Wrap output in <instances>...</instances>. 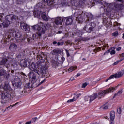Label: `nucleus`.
I'll return each instance as SVG.
<instances>
[{
    "label": "nucleus",
    "mask_w": 124,
    "mask_h": 124,
    "mask_svg": "<svg viewBox=\"0 0 124 124\" xmlns=\"http://www.w3.org/2000/svg\"><path fill=\"white\" fill-rule=\"evenodd\" d=\"M29 69L32 72H30L28 75L29 78H31L32 79V82L30 81L25 85V90H24V93L27 92V90L31 89L32 87V84H34L37 81L36 77L43 78L49 76V72H48V67L47 66L38 67V65L32 63L29 66Z\"/></svg>",
    "instance_id": "1"
},
{
    "label": "nucleus",
    "mask_w": 124,
    "mask_h": 124,
    "mask_svg": "<svg viewBox=\"0 0 124 124\" xmlns=\"http://www.w3.org/2000/svg\"><path fill=\"white\" fill-rule=\"evenodd\" d=\"M96 2H98L99 4H101V7H106V10L107 12H110L112 11V9H113L115 11H121L124 9V2H120V1H117L111 4H108L107 3L101 0H96Z\"/></svg>",
    "instance_id": "2"
},
{
    "label": "nucleus",
    "mask_w": 124,
    "mask_h": 124,
    "mask_svg": "<svg viewBox=\"0 0 124 124\" xmlns=\"http://www.w3.org/2000/svg\"><path fill=\"white\" fill-rule=\"evenodd\" d=\"M32 27L34 31H38V33L33 35V38L34 40L35 39H37V38H39L42 34H44L46 31H47L48 29H50V28H51V24L49 23L45 24L42 22H40L38 24Z\"/></svg>",
    "instance_id": "3"
},
{
    "label": "nucleus",
    "mask_w": 124,
    "mask_h": 124,
    "mask_svg": "<svg viewBox=\"0 0 124 124\" xmlns=\"http://www.w3.org/2000/svg\"><path fill=\"white\" fill-rule=\"evenodd\" d=\"M0 88H2L4 91L1 93V99L3 101H1L2 103H6L7 101H9L8 98V92H11L12 89L9 85L8 81H6L3 85L0 86Z\"/></svg>",
    "instance_id": "4"
},
{
    "label": "nucleus",
    "mask_w": 124,
    "mask_h": 124,
    "mask_svg": "<svg viewBox=\"0 0 124 124\" xmlns=\"http://www.w3.org/2000/svg\"><path fill=\"white\" fill-rule=\"evenodd\" d=\"M17 20V16L15 15L10 14L7 15L6 17V20L0 24V28L4 29V28H7L12 22H15Z\"/></svg>",
    "instance_id": "5"
},
{
    "label": "nucleus",
    "mask_w": 124,
    "mask_h": 124,
    "mask_svg": "<svg viewBox=\"0 0 124 124\" xmlns=\"http://www.w3.org/2000/svg\"><path fill=\"white\" fill-rule=\"evenodd\" d=\"M11 32L12 33L13 36H15L17 42H23L25 40V37L22 35V33L15 29H11Z\"/></svg>",
    "instance_id": "6"
},
{
    "label": "nucleus",
    "mask_w": 124,
    "mask_h": 124,
    "mask_svg": "<svg viewBox=\"0 0 124 124\" xmlns=\"http://www.w3.org/2000/svg\"><path fill=\"white\" fill-rule=\"evenodd\" d=\"M13 62V59L11 58L3 57L0 60V65L5 67L6 68L10 67V63Z\"/></svg>",
    "instance_id": "7"
},
{
    "label": "nucleus",
    "mask_w": 124,
    "mask_h": 124,
    "mask_svg": "<svg viewBox=\"0 0 124 124\" xmlns=\"http://www.w3.org/2000/svg\"><path fill=\"white\" fill-rule=\"evenodd\" d=\"M95 27H96V24L94 22H91L89 24H87L84 27V30H85L86 32L91 33L93 31Z\"/></svg>",
    "instance_id": "8"
},
{
    "label": "nucleus",
    "mask_w": 124,
    "mask_h": 124,
    "mask_svg": "<svg viewBox=\"0 0 124 124\" xmlns=\"http://www.w3.org/2000/svg\"><path fill=\"white\" fill-rule=\"evenodd\" d=\"M10 70L8 71H6L4 69L0 68V76H4L5 80H8L9 79V77H10Z\"/></svg>",
    "instance_id": "9"
},
{
    "label": "nucleus",
    "mask_w": 124,
    "mask_h": 124,
    "mask_svg": "<svg viewBox=\"0 0 124 124\" xmlns=\"http://www.w3.org/2000/svg\"><path fill=\"white\" fill-rule=\"evenodd\" d=\"M74 17H75L76 21H78L79 24L83 23V14L79 12H75L74 14Z\"/></svg>",
    "instance_id": "10"
},
{
    "label": "nucleus",
    "mask_w": 124,
    "mask_h": 124,
    "mask_svg": "<svg viewBox=\"0 0 124 124\" xmlns=\"http://www.w3.org/2000/svg\"><path fill=\"white\" fill-rule=\"evenodd\" d=\"M116 89L114 87H110L107 90H104L103 91L100 92L98 93V95L100 96H104L105 94L109 93H113V91H115Z\"/></svg>",
    "instance_id": "11"
},
{
    "label": "nucleus",
    "mask_w": 124,
    "mask_h": 124,
    "mask_svg": "<svg viewBox=\"0 0 124 124\" xmlns=\"http://www.w3.org/2000/svg\"><path fill=\"white\" fill-rule=\"evenodd\" d=\"M54 22L55 25L57 26H60V28L62 29L63 28V25L62 22H63V19L62 17H57L54 20Z\"/></svg>",
    "instance_id": "12"
},
{
    "label": "nucleus",
    "mask_w": 124,
    "mask_h": 124,
    "mask_svg": "<svg viewBox=\"0 0 124 124\" xmlns=\"http://www.w3.org/2000/svg\"><path fill=\"white\" fill-rule=\"evenodd\" d=\"M15 87L18 88V89H21V86L22 85V82L20 78L16 77L14 78Z\"/></svg>",
    "instance_id": "13"
},
{
    "label": "nucleus",
    "mask_w": 124,
    "mask_h": 124,
    "mask_svg": "<svg viewBox=\"0 0 124 124\" xmlns=\"http://www.w3.org/2000/svg\"><path fill=\"white\" fill-rule=\"evenodd\" d=\"M63 20H64L66 26H69V25H71V24L73 23V18H72V16L64 17Z\"/></svg>",
    "instance_id": "14"
},
{
    "label": "nucleus",
    "mask_w": 124,
    "mask_h": 124,
    "mask_svg": "<svg viewBox=\"0 0 124 124\" xmlns=\"http://www.w3.org/2000/svg\"><path fill=\"white\" fill-rule=\"evenodd\" d=\"M124 75V72L123 71L117 72L116 74L111 75L110 78H121V77H122Z\"/></svg>",
    "instance_id": "15"
},
{
    "label": "nucleus",
    "mask_w": 124,
    "mask_h": 124,
    "mask_svg": "<svg viewBox=\"0 0 124 124\" xmlns=\"http://www.w3.org/2000/svg\"><path fill=\"white\" fill-rule=\"evenodd\" d=\"M20 27L22 30H24L25 31H30V27L24 22L20 23Z\"/></svg>",
    "instance_id": "16"
},
{
    "label": "nucleus",
    "mask_w": 124,
    "mask_h": 124,
    "mask_svg": "<svg viewBox=\"0 0 124 124\" xmlns=\"http://www.w3.org/2000/svg\"><path fill=\"white\" fill-rule=\"evenodd\" d=\"M42 11H43L39 9H37V11L35 10L33 13L34 17H39V16H40V14H41V13L42 14Z\"/></svg>",
    "instance_id": "17"
},
{
    "label": "nucleus",
    "mask_w": 124,
    "mask_h": 124,
    "mask_svg": "<svg viewBox=\"0 0 124 124\" xmlns=\"http://www.w3.org/2000/svg\"><path fill=\"white\" fill-rule=\"evenodd\" d=\"M8 97L9 100H11L14 97H15V93L12 92V89L11 91L8 92Z\"/></svg>",
    "instance_id": "18"
},
{
    "label": "nucleus",
    "mask_w": 124,
    "mask_h": 124,
    "mask_svg": "<svg viewBox=\"0 0 124 124\" xmlns=\"http://www.w3.org/2000/svg\"><path fill=\"white\" fill-rule=\"evenodd\" d=\"M9 49L12 52H15L17 49V45L16 44H11L10 46Z\"/></svg>",
    "instance_id": "19"
},
{
    "label": "nucleus",
    "mask_w": 124,
    "mask_h": 124,
    "mask_svg": "<svg viewBox=\"0 0 124 124\" xmlns=\"http://www.w3.org/2000/svg\"><path fill=\"white\" fill-rule=\"evenodd\" d=\"M28 61L27 60H22L20 62V64L21 67H27L28 65Z\"/></svg>",
    "instance_id": "20"
},
{
    "label": "nucleus",
    "mask_w": 124,
    "mask_h": 124,
    "mask_svg": "<svg viewBox=\"0 0 124 124\" xmlns=\"http://www.w3.org/2000/svg\"><path fill=\"white\" fill-rule=\"evenodd\" d=\"M44 3L47 4L48 6L53 5L55 3L54 0H43Z\"/></svg>",
    "instance_id": "21"
},
{
    "label": "nucleus",
    "mask_w": 124,
    "mask_h": 124,
    "mask_svg": "<svg viewBox=\"0 0 124 124\" xmlns=\"http://www.w3.org/2000/svg\"><path fill=\"white\" fill-rule=\"evenodd\" d=\"M108 53H110L111 55H115L116 54V51H115V47H112L111 49L108 50L107 51H106L104 55H106Z\"/></svg>",
    "instance_id": "22"
},
{
    "label": "nucleus",
    "mask_w": 124,
    "mask_h": 124,
    "mask_svg": "<svg viewBox=\"0 0 124 124\" xmlns=\"http://www.w3.org/2000/svg\"><path fill=\"white\" fill-rule=\"evenodd\" d=\"M41 17L42 19L46 22H48V21H49V18H48V16H47V15H46V13L42 12Z\"/></svg>",
    "instance_id": "23"
},
{
    "label": "nucleus",
    "mask_w": 124,
    "mask_h": 124,
    "mask_svg": "<svg viewBox=\"0 0 124 124\" xmlns=\"http://www.w3.org/2000/svg\"><path fill=\"white\" fill-rule=\"evenodd\" d=\"M61 53L62 51H61L59 48L55 49L51 52V54H52V55H59L61 54Z\"/></svg>",
    "instance_id": "24"
},
{
    "label": "nucleus",
    "mask_w": 124,
    "mask_h": 124,
    "mask_svg": "<svg viewBox=\"0 0 124 124\" xmlns=\"http://www.w3.org/2000/svg\"><path fill=\"white\" fill-rule=\"evenodd\" d=\"M97 96H98V95H97V93H94L93 94L90 96L91 102L92 101H93V100H94V99H96V98H97Z\"/></svg>",
    "instance_id": "25"
},
{
    "label": "nucleus",
    "mask_w": 124,
    "mask_h": 124,
    "mask_svg": "<svg viewBox=\"0 0 124 124\" xmlns=\"http://www.w3.org/2000/svg\"><path fill=\"white\" fill-rule=\"evenodd\" d=\"M116 114H115V111H111L110 113V120L111 121H114L115 120V117Z\"/></svg>",
    "instance_id": "26"
},
{
    "label": "nucleus",
    "mask_w": 124,
    "mask_h": 124,
    "mask_svg": "<svg viewBox=\"0 0 124 124\" xmlns=\"http://www.w3.org/2000/svg\"><path fill=\"white\" fill-rule=\"evenodd\" d=\"M36 8H37V9H40L42 11L43 10V4H42V3H39L37 4L36 6Z\"/></svg>",
    "instance_id": "27"
},
{
    "label": "nucleus",
    "mask_w": 124,
    "mask_h": 124,
    "mask_svg": "<svg viewBox=\"0 0 124 124\" xmlns=\"http://www.w3.org/2000/svg\"><path fill=\"white\" fill-rule=\"evenodd\" d=\"M17 104H18V102L16 103L15 104L11 105L9 106L8 107H7L6 108L7 111H9V110H10V109H11L12 108V107H14V106H16V105H17Z\"/></svg>",
    "instance_id": "28"
},
{
    "label": "nucleus",
    "mask_w": 124,
    "mask_h": 124,
    "mask_svg": "<svg viewBox=\"0 0 124 124\" xmlns=\"http://www.w3.org/2000/svg\"><path fill=\"white\" fill-rule=\"evenodd\" d=\"M85 100L86 101L87 103H91V102H92V101L91 100V97L88 96L85 97Z\"/></svg>",
    "instance_id": "29"
},
{
    "label": "nucleus",
    "mask_w": 124,
    "mask_h": 124,
    "mask_svg": "<svg viewBox=\"0 0 124 124\" xmlns=\"http://www.w3.org/2000/svg\"><path fill=\"white\" fill-rule=\"evenodd\" d=\"M86 17H87L88 21H90V20L93 19V15L91 13L88 14V15H86Z\"/></svg>",
    "instance_id": "30"
},
{
    "label": "nucleus",
    "mask_w": 124,
    "mask_h": 124,
    "mask_svg": "<svg viewBox=\"0 0 124 124\" xmlns=\"http://www.w3.org/2000/svg\"><path fill=\"white\" fill-rule=\"evenodd\" d=\"M76 68H77V67L71 66L68 69V72H72V71H73V70H75Z\"/></svg>",
    "instance_id": "31"
},
{
    "label": "nucleus",
    "mask_w": 124,
    "mask_h": 124,
    "mask_svg": "<svg viewBox=\"0 0 124 124\" xmlns=\"http://www.w3.org/2000/svg\"><path fill=\"white\" fill-rule=\"evenodd\" d=\"M37 60H40V61L38 62H38H44V60L42 59V57L41 56H38L37 57Z\"/></svg>",
    "instance_id": "32"
},
{
    "label": "nucleus",
    "mask_w": 124,
    "mask_h": 124,
    "mask_svg": "<svg viewBox=\"0 0 124 124\" xmlns=\"http://www.w3.org/2000/svg\"><path fill=\"white\" fill-rule=\"evenodd\" d=\"M25 2V0H17V4H23Z\"/></svg>",
    "instance_id": "33"
},
{
    "label": "nucleus",
    "mask_w": 124,
    "mask_h": 124,
    "mask_svg": "<svg viewBox=\"0 0 124 124\" xmlns=\"http://www.w3.org/2000/svg\"><path fill=\"white\" fill-rule=\"evenodd\" d=\"M108 107H109V105L106 106L103 105L101 107V108L103 109V110H107V109H108Z\"/></svg>",
    "instance_id": "34"
},
{
    "label": "nucleus",
    "mask_w": 124,
    "mask_h": 124,
    "mask_svg": "<svg viewBox=\"0 0 124 124\" xmlns=\"http://www.w3.org/2000/svg\"><path fill=\"white\" fill-rule=\"evenodd\" d=\"M122 93H123V91L122 90L118 91L116 93L114 94V97H115V96H117V95H121V94H122Z\"/></svg>",
    "instance_id": "35"
},
{
    "label": "nucleus",
    "mask_w": 124,
    "mask_h": 124,
    "mask_svg": "<svg viewBox=\"0 0 124 124\" xmlns=\"http://www.w3.org/2000/svg\"><path fill=\"white\" fill-rule=\"evenodd\" d=\"M77 35H78V36H81L82 34V31L81 30H78L77 31L76 33Z\"/></svg>",
    "instance_id": "36"
},
{
    "label": "nucleus",
    "mask_w": 124,
    "mask_h": 124,
    "mask_svg": "<svg viewBox=\"0 0 124 124\" xmlns=\"http://www.w3.org/2000/svg\"><path fill=\"white\" fill-rule=\"evenodd\" d=\"M76 100V98H75V97H74L73 99L68 100L67 101V103H68L69 102H73L75 101Z\"/></svg>",
    "instance_id": "37"
},
{
    "label": "nucleus",
    "mask_w": 124,
    "mask_h": 124,
    "mask_svg": "<svg viewBox=\"0 0 124 124\" xmlns=\"http://www.w3.org/2000/svg\"><path fill=\"white\" fill-rule=\"evenodd\" d=\"M52 66H53V67H54V68H57V67L58 66V62H54L52 63Z\"/></svg>",
    "instance_id": "38"
},
{
    "label": "nucleus",
    "mask_w": 124,
    "mask_h": 124,
    "mask_svg": "<svg viewBox=\"0 0 124 124\" xmlns=\"http://www.w3.org/2000/svg\"><path fill=\"white\" fill-rule=\"evenodd\" d=\"M117 113L119 114L122 113V108L120 107L119 108L117 109Z\"/></svg>",
    "instance_id": "39"
},
{
    "label": "nucleus",
    "mask_w": 124,
    "mask_h": 124,
    "mask_svg": "<svg viewBox=\"0 0 124 124\" xmlns=\"http://www.w3.org/2000/svg\"><path fill=\"white\" fill-rule=\"evenodd\" d=\"M87 86H88V83L85 82V83H82L81 88H86Z\"/></svg>",
    "instance_id": "40"
},
{
    "label": "nucleus",
    "mask_w": 124,
    "mask_h": 124,
    "mask_svg": "<svg viewBox=\"0 0 124 124\" xmlns=\"http://www.w3.org/2000/svg\"><path fill=\"white\" fill-rule=\"evenodd\" d=\"M11 75H12V76H16V72L15 71H14V70H12L11 71Z\"/></svg>",
    "instance_id": "41"
},
{
    "label": "nucleus",
    "mask_w": 124,
    "mask_h": 124,
    "mask_svg": "<svg viewBox=\"0 0 124 124\" xmlns=\"http://www.w3.org/2000/svg\"><path fill=\"white\" fill-rule=\"evenodd\" d=\"M122 62V60H118V61H116V62H115L113 63V65H117V64H118V63H119V62Z\"/></svg>",
    "instance_id": "42"
},
{
    "label": "nucleus",
    "mask_w": 124,
    "mask_h": 124,
    "mask_svg": "<svg viewBox=\"0 0 124 124\" xmlns=\"http://www.w3.org/2000/svg\"><path fill=\"white\" fill-rule=\"evenodd\" d=\"M112 35H113V36H118L119 34L118 33V32H115L114 33H112Z\"/></svg>",
    "instance_id": "43"
},
{
    "label": "nucleus",
    "mask_w": 124,
    "mask_h": 124,
    "mask_svg": "<svg viewBox=\"0 0 124 124\" xmlns=\"http://www.w3.org/2000/svg\"><path fill=\"white\" fill-rule=\"evenodd\" d=\"M64 43L63 42H58V43H57V45L58 46H59V45H63V44H64Z\"/></svg>",
    "instance_id": "44"
},
{
    "label": "nucleus",
    "mask_w": 124,
    "mask_h": 124,
    "mask_svg": "<svg viewBox=\"0 0 124 124\" xmlns=\"http://www.w3.org/2000/svg\"><path fill=\"white\" fill-rule=\"evenodd\" d=\"M81 75V73H78L77 74V75L75 76V78H77V77H79Z\"/></svg>",
    "instance_id": "45"
},
{
    "label": "nucleus",
    "mask_w": 124,
    "mask_h": 124,
    "mask_svg": "<svg viewBox=\"0 0 124 124\" xmlns=\"http://www.w3.org/2000/svg\"><path fill=\"white\" fill-rule=\"evenodd\" d=\"M36 120H37V117H35L34 118H32V123H34V122H35L36 121Z\"/></svg>",
    "instance_id": "46"
},
{
    "label": "nucleus",
    "mask_w": 124,
    "mask_h": 124,
    "mask_svg": "<svg viewBox=\"0 0 124 124\" xmlns=\"http://www.w3.org/2000/svg\"><path fill=\"white\" fill-rule=\"evenodd\" d=\"M111 79H113V78H111V76H110L107 79L105 80V82H108V81H109V80H111Z\"/></svg>",
    "instance_id": "47"
},
{
    "label": "nucleus",
    "mask_w": 124,
    "mask_h": 124,
    "mask_svg": "<svg viewBox=\"0 0 124 124\" xmlns=\"http://www.w3.org/2000/svg\"><path fill=\"white\" fill-rule=\"evenodd\" d=\"M66 44L68 45V44H70V45H71V41H70V40H68L67 41V42H66Z\"/></svg>",
    "instance_id": "48"
},
{
    "label": "nucleus",
    "mask_w": 124,
    "mask_h": 124,
    "mask_svg": "<svg viewBox=\"0 0 124 124\" xmlns=\"http://www.w3.org/2000/svg\"><path fill=\"white\" fill-rule=\"evenodd\" d=\"M80 95H81V94L80 93L76 95V98L75 97V98H76V99H77V98H79L80 96Z\"/></svg>",
    "instance_id": "49"
},
{
    "label": "nucleus",
    "mask_w": 124,
    "mask_h": 124,
    "mask_svg": "<svg viewBox=\"0 0 124 124\" xmlns=\"http://www.w3.org/2000/svg\"><path fill=\"white\" fill-rule=\"evenodd\" d=\"M66 54H67V56L69 57L70 56V54H69V52H68V50H66Z\"/></svg>",
    "instance_id": "50"
},
{
    "label": "nucleus",
    "mask_w": 124,
    "mask_h": 124,
    "mask_svg": "<svg viewBox=\"0 0 124 124\" xmlns=\"http://www.w3.org/2000/svg\"><path fill=\"white\" fill-rule=\"evenodd\" d=\"M45 82V79L43 80V81H42L41 82H40V83L38 84V86H40V85L43 84V82Z\"/></svg>",
    "instance_id": "51"
},
{
    "label": "nucleus",
    "mask_w": 124,
    "mask_h": 124,
    "mask_svg": "<svg viewBox=\"0 0 124 124\" xmlns=\"http://www.w3.org/2000/svg\"><path fill=\"white\" fill-rule=\"evenodd\" d=\"M61 60L62 61V62H64V60H65V58L63 57L61 58Z\"/></svg>",
    "instance_id": "52"
},
{
    "label": "nucleus",
    "mask_w": 124,
    "mask_h": 124,
    "mask_svg": "<svg viewBox=\"0 0 124 124\" xmlns=\"http://www.w3.org/2000/svg\"><path fill=\"white\" fill-rule=\"evenodd\" d=\"M117 1H119V2H124V0H116Z\"/></svg>",
    "instance_id": "53"
},
{
    "label": "nucleus",
    "mask_w": 124,
    "mask_h": 124,
    "mask_svg": "<svg viewBox=\"0 0 124 124\" xmlns=\"http://www.w3.org/2000/svg\"><path fill=\"white\" fill-rule=\"evenodd\" d=\"M115 123L114 122V120H111L110 122V124H114Z\"/></svg>",
    "instance_id": "54"
},
{
    "label": "nucleus",
    "mask_w": 124,
    "mask_h": 124,
    "mask_svg": "<svg viewBox=\"0 0 124 124\" xmlns=\"http://www.w3.org/2000/svg\"><path fill=\"white\" fill-rule=\"evenodd\" d=\"M105 47H106V46H103L102 47V49L103 51H104V50H105Z\"/></svg>",
    "instance_id": "55"
},
{
    "label": "nucleus",
    "mask_w": 124,
    "mask_h": 124,
    "mask_svg": "<svg viewBox=\"0 0 124 124\" xmlns=\"http://www.w3.org/2000/svg\"><path fill=\"white\" fill-rule=\"evenodd\" d=\"M31 124V121L27 122L25 123V124Z\"/></svg>",
    "instance_id": "56"
},
{
    "label": "nucleus",
    "mask_w": 124,
    "mask_h": 124,
    "mask_svg": "<svg viewBox=\"0 0 124 124\" xmlns=\"http://www.w3.org/2000/svg\"><path fill=\"white\" fill-rule=\"evenodd\" d=\"M121 47H119L118 48H117L116 49V50H117V51H121Z\"/></svg>",
    "instance_id": "57"
},
{
    "label": "nucleus",
    "mask_w": 124,
    "mask_h": 124,
    "mask_svg": "<svg viewBox=\"0 0 124 124\" xmlns=\"http://www.w3.org/2000/svg\"><path fill=\"white\" fill-rule=\"evenodd\" d=\"M6 111H7V109H6V108H5V109H3V110H2V112L3 113H5V112Z\"/></svg>",
    "instance_id": "58"
},
{
    "label": "nucleus",
    "mask_w": 124,
    "mask_h": 124,
    "mask_svg": "<svg viewBox=\"0 0 124 124\" xmlns=\"http://www.w3.org/2000/svg\"><path fill=\"white\" fill-rule=\"evenodd\" d=\"M115 24H116V26H117V27H118V26H120V23H118V22H116V23Z\"/></svg>",
    "instance_id": "59"
},
{
    "label": "nucleus",
    "mask_w": 124,
    "mask_h": 124,
    "mask_svg": "<svg viewBox=\"0 0 124 124\" xmlns=\"http://www.w3.org/2000/svg\"><path fill=\"white\" fill-rule=\"evenodd\" d=\"M121 57H124V52L122 54H120Z\"/></svg>",
    "instance_id": "60"
},
{
    "label": "nucleus",
    "mask_w": 124,
    "mask_h": 124,
    "mask_svg": "<svg viewBox=\"0 0 124 124\" xmlns=\"http://www.w3.org/2000/svg\"><path fill=\"white\" fill-rule=\"evenodd\" d=\"M74 80V78H71L70 79V81H73Z\"/></svg>",
    "instance_id": "61"
},
{
    "label": "nucleus",
    "mask_w": 124,
    "mask_h": 124,
    "mask_svg": "<svg viewBox=\"0 0 124 124\" xmlns=\"http://www.w3.org/2000/svg\"><path fill=\"white\" fill-rule=\"evenodd\" d=\"M53 44L55 45V44H57V41H54L53 42Z\"/></svg>",
    "instance_id": "62"
},
{
    "label": "nucleus",
    "mask_w": 124,
    "mask_h": 124,
    "mask_svg": "<svg viewBox=\"0 0 124 124\" xmlns=\"http://www.w3.org/2000/svg\"><path fill=\"white\" fill-rule=\"evenodd\" d=\"M62 33V31H58V33L61 34Z\"/></svg>",
    "instance_id": "63"
},
{
    "label": "nucleus",
    "mask_w": 124,
    "mask_h": 124,
    "mask_svg": "<svg viewBox=\"0 0 124 124\" xmlns=\"http://www.w3.org/2000/svg\"><path fill=\"white\" fill-rule=\"evenodd\" d=\"M76 34V33H73L72 34V35L73 36H74Z\"/></svg>",
    "instance_id": "64"
}]
</instances>
